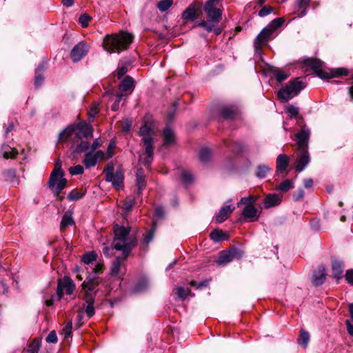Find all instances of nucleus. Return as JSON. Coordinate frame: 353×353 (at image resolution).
Returning a JSON list of instances; mask_svg holds the SVG:
<instances>
[{
    "mask_svg": "<svg viewBox=\"0 0 353 353\" xmlns=\"http://www.w3.org/2000/svg\"><path fill=\"white\" fill-rule=\"evenodd\" d=\"M113 248L122 252V257L118 256L112 263L110 273L112 276L122 279L125 274V267L123 261L130 255L132 250L137 245V239L134 235L130 234V228L114 225Z\"/></svg>",
    "mask_w": 353,
    "mask_h": 353,
    "instance_id": "1",
    "label": "nucleus"
},
{
    "mask_svg": "<svg viewBox=\"0 0 353 353\" xmlns=\"http://www.w3.org/2000/svg\"><path fill=\"white\" fill-rule=\"evenodd\" d=\"M155 134L154 120L151 117L147 116L139 130V135L145 148V152L140 154L139 161L145 165L149 166L152 161Z\"/></svg>",
    "mask_w": 353,
    "mask_h": 353,
    "instance_id": "2",
    "label": "nucleus"
},
{
    "mask_svg": "<svg viewBox=\"0 0 353 353\" xmlns=\"http://www.w3.org/2000/svg\"><path fill=\"white\" fill-rule=\"evenodd\" d=\"M92 132L93 130L89 124L81 122L67 127L60 133L59 141L65 142L70 140L74 143L78 142L82 137H91Z\"/></svg>",
    "mask_w": 353,
    "mask_h": 353,
    "instance_id": "3",
    "label": "nucleus"
},
{
    "mask_svg": "<svg viewBox=\"0 0 353 353\" xmlns=\"http://www.w3.org/2000/svg\"><path fill=\"white\" fill-rule=\"evenodd\" d=\"M132 39L133 35L125 32H120L117 34L108 35L103 40V48L110 53H119L122 50L128 48L130 44L132 42Z\"/></svg>",
    "mask_w": 353,
    "mask_h": 353,
    "instance_id": "4",
    "label": "nucleus"
},
{
    "mask_svg": "<svg viewBox=\"0 0 353 353\" xmlns=\"http://www.w3.org/2000/svg\"><path fill=\"white\" fill-rule=\"evenodd\" d=\"M285 21L282 17L276 18L272 21L256 37L254 43V47L256 51L261 50L262 47L265 45L271 39L274 32L281 27Z\"/></svg>",
    "mask_w": 353,
    "mask_h": 353,
    "instance_id": "5",
    "label": "nucleus"
},
{
    "mask_svg": "<svg viewBox=\"0 0 353 353\" xmlns=\"http://www.w3.org/2000/svg\"><path fill=\"white\" fill-rule=\"evenodd\" d=\"M66 183L67 180L64 178L63 172L61 170V162L57 161L50 174L48 182L49 188L53 190L57 196H59L61 191L66 186Z\"/></svg>",
    "mask_w": 353,
    "mask_h": 353,
    "instance_id": "6",
    "label": "nucleus"
},
{
    "mask_svg": "<svg viewBox=\"0 0 353 353\" xmlns=\"http://www.w3.org/2000/svg\"><path fill=\"white\" fill-rule=\"evenodd\" d=\"M304 85L302 81L296 79L290 82L288 85L282 88L278 92V97L285 101H288L297 95L299 92L303 89Z\"/></svg>",
    "mask_w": 353,
    "mask_h": 353,
    "instance_id": "7",
    "label": "nucleus"
},
{
    "mask_svg": "<svg viewBox=\"0 0 353 353\" xmlns=\"http://www.w3.org/2000/svg\"><path fill=\"white\" fill-rule=\"evenodd\" d=\"M103 172L105 174V180L111 182L113 186L117 190L123 187V173L121 170L114 172V168L112 163H109L104 169Z\"/></svg>",
    "mask_w": 353,
    "mask_h": 353,
    "instance_id": "8",
    "label": "nucleus"
},
{
    "mask_svg": "<svg viewBox=\"0 0 353 353\" xmlns=\"http://www.w3.org/2000/svg\"><path fill=\"white\" fill-rule=\"evenodd\" d=\"M308 64L316 70L317 75L321 79H331L335 77H339L347 74V70L344 68H338L335 71L327 72L322 69L321 63L316 59H310Z\"/></svg>",
    "mask_w": 353,
    "mask_h": 353,
    "instance_id": "9",
    "label": "nucleus"
},
{
    "mask_svg": "<svg viewBox=\"0 0 353 353\" xmlns=\"http://www.w3.org/2000/svg\"><path fill=\"white\" fill-rule=\"evenodd\" d=\"M76 288L73 281L68 276L59 279L57 282V294L59 300L63 296L64 293L68 295L72 294Z\"/></svg>",
    "mask_w": 353,
    "mask_h": 353,
    "instance_id": "10",
    "label": "nucleus"
},
{
    "mask_svg": "<svg viewBox=\"0 0 353 353\" xmlns=\"http://www.w3.org/2000/svg\"><path fill=\"white\" fill-rule=\"evenodd\" d=\"M219 1V0H208L204 5L208 20L215 23H219L222 17V10L216 7Z\"/></svg>",
    "mask_w": 353,
    "mask_h": 353,
    "instance_id": "11",
    "label": "nucleus"
},
{
    "mask_svg": "<svg viewBox=\"0 0 353 353\" xmlns=\"http://www.w3.org/2000/svg\"><path fill=\"white\" fill-rule=\"evenodd\" d=\"M98 277L95 275L90 274L83 282L81 286L84 292L83 299L91 297L95 299V288L98 285Z\"/></svg>",
    "mask_w": 353,
    "mask_h": 353,
    "instance_id": "12",
    "label": "nucleus"
},
{
    "mask_svg": "<svg viewBox=\"0 0 353 353\" xmlns=\"http://www.w3.org/2000/svg\"><path fill=\"white\" fill-rule=\"evenodd\" d=\"M88 51L89 46L85 43L81 42L73 48L70 56L73 61L77 62L85 56Z\"/></svg>",
    "mask_w": 353,
    "mask_h": 353,
    "instance_id": "13",
    "label": "nucleus"
},
{
    "mask_svg": "<svg viewBox=\"0 0 353 353\" xmlns=\"http://www.w3.org/2000/svg\"><path fill=\"white\" fill-rule=\"evenodd\" d=\"M201 7L200 3H192L182 13V18L185 21H193L197 16L199 10Z\"/></svg>",
    "mask_w": 353,
    "mask_h": 353,
    "instance_id": "14",
    "label": "nucleus"
},
{
    "mask_svg": "<svg viewBox=\"0 0 353 353\" xmlns=\"http://www.w3.org/2000/svg\"><path fill=\"white\" fill-rule=\"evenodd\" d=\"M309 136L310 130L305 126L302 127L296 135L299 150L307 149Z\"/></svg>",
    "mask_w": 353,
    "mask_h": 353,
    "instance_id": "15",
    "label": "nucleus"
},
{
    "mask_svg": "<svg viewBox=\"0 0 353 353\" xmlns=\"http://www.w3.org/2000/svg\"><path fill=\"white\" fill-rule=\"evenodd\" d=\"M299 150L301 151V154L298 157L295 165V169L299 172H301L305 168V167L309 163L310 156L307 149Z\"/></svg>",
    "mask_w": 353,
    "mask_h": 353,
    "instance_id": "16",
    "label": "nucleus"
},
{
    "mask_svg": "<svg viewBox=\"0 0 353 353\" xmlns=\"http://www.w3.org/2000/svg\"><path fill=\"white\" fill-rule=\"evenodd\" d=\"M237 252L236 250L221 252L216 260L217 264L221 265L232 261L235 257Z\"/></svg>",
    "mask_w": 353,
    "mask_h": 353,
    "instance_id": "17",
    "label": "nucleus"
},
{
    "mask_svg": "<svg viewBox=\"0 0 353 353\" xmlns=\"http://www.w3.org/2000/svg\"><path fill=\"white\" fill-rule=\"evenodd\" d=\"M326 270L323 266H321L318 270L314 271L312 277V283L315 285H320L323 284L326 279Z\"/></svg>",
    "mask_w": 353,
    "mask_h": 353,
    "instance_id": "18",
    "label": "nucleus"
},
{
    "mask_svg": "<svg viewBox=\"0 0 353 353\" xmlns=\"http://www.w3.org/2000/svg\"><path fill=\"white\" fill-rule=\"evenodd\" d=\"M243 216L250 221H254L259 217L258 210L252 205H247L243 210Z\"/></svg>",
    "mask_w": 353,
    "mask_h": 353,
    "instance_id": "19",
    "label": "nucleus"
},
{
    "mask_svg": "<svg viewBox=\"0 0 353 353\" xmlns=\"http://www.w3.org/2000/svg\"><path fill=\"white\" fill-rule=\"evenodd\" d=\"M234 206L225 205L220 210L216 216V220L218 223H222L228 219L229 215L234 210Z\"/></svg>",
    "mask_w": 353,
    "mask_h": 353,
    "instance_id": "20",
    "label": "nucleus"
},
{
    "mask_svg": "<svg viewBox=\"0 0 353 353\" xmlns=\"http://www.w3.org/2000/svg\"><path fill=\"white\" fill-rule=\"evenodd\" d=\"M134 80L130 76L125 77L119 85V89L123 92L128 91L130 93L134 90Z\"/></svg>",
    "mask_w": 353,
    "mask_h": 353,
    "instance_id": "21",
    "label": "nucleus"
},
{
    "mask_svg": "<svg viewBox=\"0 0 353 353\" xmlns=\"http://www.w3.org/2000/svg\"><path fill=\"white\" fill-rule=\"evenodd\" d=\"M74 224V221L72 218V213L70 210L67 211L63 216L61 224L60 230L64 231L67 227L71 226Z\"/></svg>",
    "mask_w": 353,
    "mask_h": 353,
    "instance_id": "22",
    "label": "nucleus"
},
{
    "mask_svg": "<svg viewBox=\"0 0 353 353\" xmlns=\"http://www.w3.org/2000/svg\"><path fill=\"white\" fill-rule=\"evenodd\" d=\"M289 165V158L286 154H279L276 159V169L279 172H283Z\"/></svg>",
    "mask_w": 353,
    "mask_h": 353,
    "instance_id": "23",
    "label": "nucleus"
},
{
    "mask_svg": "<svg viewBox=\"0 0 353 353\" xmlns=\"http://www.w3.org/2000/svg\"><path fill=\"white\" fill-rule=\"evenodd\" d=\"M1 152L4 159H14L18 152L15 148H11L8 145H3L1 147Z\"/></svg>",
    "mask_w": 353,
    "mask_h": 353,
    "instance_id": "24",
    "label": "nucleus"
},
{
    "mask_svg": "<svg viewBox=\"0 0 353 353\" xmlns=\"http://www.w3.org/2000/svg\"><path fill=\"white\" fill-rule=\"evenodd\" d=\"M281 197L277 194H269L266 196L265 199V207L268 208L276 205H278L281 203Z\"/></svg>",
    "mask_w": 353,
    "mask_h": 353,
    "instance_id": "25",
    "label": "nucleus"
},
{
    "mask_svg": "<svg viewBox=\"0 0 353 353\" xmlns=\"http://www.w3.org/2000/svg\"><path fill=\"white\" fill-rule=\"evenodd\" d=\"M137 184L138 187V192L141 193L142 189L145 186V175L143 169H137Z\"/></svg>",
    "mask_w": 353,
    "mask_h": 353,
    "instance_id": "26",
    "label": "nucleus"
},
{
    "mask_svg": "<svg viewBox=\"0 0 353 353\" xmlns=\"http://www.w3.org/2000/svg\"><path fill=\"white\" fill-rule=\"evenodd\" d=\"M163 144L165 145H170L174 142L175 136L174 132L170 129L166 128L163 132Z\"/></svg>",
    "mask_w": 353,
    "mask_h": 353,
    "instance_id": "27",
    "label": "nucleus"
},
{
    "mask_svg": "<svg viewBox=\"0 0 353 353\" xmlns=\"http://www.w3.org/2000/svg\"><path fill=\"white\" fill-rule=\"evenodd\" d=\"M98 161L94 154L92 152H87L85 154V158L83 161V163L86 168L94 167Z\"/></svg>",
    "mask_w": 353,
    "mask_h": 353,
    "instance_id": "28",
    "label": "nucleus"
},
{
    "mask_svg": "<svg viewBox=\"0 0 353 353\" xmlns=\"http://www.w3.org/2000/svg\"><path fill=\"white\" fill-rule=\"evenodd\" d=\"M332 271L335 278L340 279L343 271V263L340 261H334L332 263Z\"/></svg>",
    "mask_w": 353,
    "mask_h": 353,
    "instance_id": "29",
    "label": "nucleus"
},
{
    "mask_svg": "<svg viewBox=\"0 0 353 353\" xmlns=\"http://www.w3.org/2000/svg\"><path fill=\"white\" fill-rule=\"evenodd\" d=\"M84 301L87 303L88 305L85 308V313H86V315L89 317V318H91L92 316H94V307L93 306V304L94 303V298H91V297H88V299H83Z\"/></svg>",
    "mask_w": 353,
    "mask_h": 353,
    "instance_id": "30",
    "label": "nucleus"
},
{
    "mask_svg": "<svg viewBox=\"0 0 353 353\" xmlns=\"http://www.w3.org/2000/svg\"><path fill=\"white\" fill-rule=\"evenodd\" d=\"M310 340V334L305 330H301L300 335L298 339V343L304 347H306Z\"/></svg>",
    "mask_w": 353,
    "mask_h": 353,
    "instance_id": "31",
    "label": "nucleus"
},
{
    "mask_svg": "<svg viewBox=\"0 0 353 353\" xmlns=\"http://www.w3.org/2000/svg\"><path fill=\"white\" fill-rule=\"evenodd\" d=\"M175 290L178 297L183 300L186 299L188 296H194L188 288L185 289L183 287H178L175 288Z\"/></svg>",
    "mask_w": 353,
    "mask_h": 353,
    "instance_id": "32",
    "label": "nucleus"
},
{
    "mask_svg": "<svg viewBox=\"0 0 353 353\" xmlns=\"http://www.w3.org/2000/svg\"><path fill=\"white\" fill-rule=\"evenodd\" d=\"M294 180L286 179L283 181L276 189L282 192H288L289 190L294 188Z\"/></svg>",
    "mask_w": 353,
    "mask_h": 353,
    "instance_id": "33",
    "label": "nucleus"
},
{
    "mask_svg": "<svg viewBox=\"0 0 353 353\" xmlns=\"http://www.w3.org/2000/svg\"><path fill=\"white\" fill-rule=\"evenodd\" d=\"M310 0H297V7L301 12L299 14V17H303L306 14V9L309 6Z\"/></svg>",
    "mask_w": 353,
    "mask_h": 353,
    "instance_id": "34",
    "label": "nucleus"
},
{
    "mask_svg": "<svg viewBox=\"0 0 353 353\" xmlns=\"http://www.w3.org/2000/svg\"><path fill=\"white\" fill-rule=\"evenodd\" d=\"M210 238L214 241H220L225 239V234L222 230H215L210 233Z\"/></svg>",
    "mask_w": 353,
    "mask_h": 353,
    "instance_id": "35",
    "label": "nucleus"
},
{
    "mask_svg": "<svg viewBox=\"0 0 353 353\" xmlns=\"http://www.w3.org/2000/svg\"><path fill=\"white\" fill-rule=\"evenodd\" d=\"M97 260V254L94 252H88L82 257V261L85 264L90 265Z\"/></svg>",
    "mask_w": 353,
    "mask_h": 353,
    "instance_id": "36",
    "label": "nucleus"
},
{
    "mask_svg": "<svg viewBox=\"0 0 353 353\" xmlns=\"http://www.w3.org/2000/svg\"><path fill=\"white\" fill-rule=\"evenodd\" d=\"M211 157V151L208 148H203L199 152V159L203 162L208 161Z\"/></svg>",
    "mask_w": 353,
    "mask_h": 353,
    "instance_id": "37",
    "label": "nucleus"
},
{
    "mask_svg": "<svg viewBox=\"0 0 353 353\" xmlns=\"http://www.w3.org/2000/svg\"><path fill=\"white\" fill-rule=\"evenodd\" d=\"M154 232H155L154 226H153L150 230L146 231V232L143 235V243L145 245H148L153 239Z\"/></svg>",
    "mask_w": 353,
    "mask_h": 353,
    "instance_id": "38",
    "label": "nucleus"
},
{
    "mask_svg": "<svg viewBox=\"0 0 353 353\" xmlns=\"http://www.w3.org/2000/svg\"><path fill=\"white\" fill-rule=\"evenodd\" d=\"M270 171V168L268 165H262L257 168L256 176L259 178L265 177L267 173Z\"/></svg>",
    "mask_w": 353,
    "mask_h": 353,
    "instance_id": "39",
    "label": "nucleus"
},
{
    "mask_svg": "<svg viewBox=\"0 0 353 353\" xmlns=\"http://www.w3.org/2000/svg\"><path fill=\"white\" fill-rule=\"evenodd\" d=\"M89 143L86 141H81V142L77 145L75 152L77 153H81L85 152L89 148Z\"/></svg>",
    "mask_w": 353,
    "mask_h": 353,
    "instance_id": "40",
    "label": "nucleus"
},
{
    "mask_svg": "<svg viewBox=\"0 0 353 353\" xmlns=\"http://www.w3.org/2000/svg\"><path fill=\"white\" fill-rule=\"evenodd\" d=\"M172 4V0H162L158 3V8L161 11H166Z\"/></svg>",
    "mask_w": 353,
    "mask_h": 353,
    "instance_id": "41",
    "label": "nucleus"
},
{
    "mask_svg": "<svg viewBox=\"0 0 353 353\" xmlns=\"http://www.w3.org/2000/svg\"><path fill=\"white\" fill-rule=\"evenodd\" d=\"M84 195V192H80L76 190H74L70 192L68 196V199L70 201H77L81 199Z\"/></svg>",
    "mask_w": 353,
    "mask_h": 353,
    "instance_id": "42",
    "label": "nucleus"
},
{
    "mask_svg": "<svg viewBox=\"0 0 353 353\" xmlns=\"http://www.w3.org/2000/svg\"><path fill=\"white\" fill-rule=\"evenodd\" d=\"M116 148V143L114 141H111L108 145V147L107 148V151L105 154L106 159H110L113 157L114 154V149Z\"/></svg>",
    "mask_w": 353,
    "mask_h": 353,
    "instance_id": "43",
    "label": "nucleus"
},
{
    "mask_svg": "<svg viewBox=\"0 0 353 353\" xmlns=\"http://www.w3.org/2000/svg\"><path fill=\"white\" fill-rule=\"evenodd\" d=\"M134 205V199L132 197H127L124 201V203L122 206V208L125 211H129L132 209L133 205Z\"/></svg>",
    "mask_w": 353,
    "mask_h": 353,
    "instance_id": "44",
    "label": "nucleus"
},
{
    "mask_svg": "<svg viewBox=\"0 0 353 353\" xmlns=\"http://www.w3.org/2000/svg\"><path fill=\"white\" fill-rule=\"evenodd\" d=\"M222 115L225 119H232L235 115V111L231 108H224L222 110Z\"/></svg>",
    "mask_w": 353,
    "mask_h": 353,
    "instance_id": "45",
    "label": "nucleus"
},
{
    "mask_svg": "<svg viewBox=\"0 0 353 353\" xmlns=\"http://www.w3.org/2000/svg\"><path fill=\"white\" fill-rule=\"evenodd\" d=\"M40 343L39 341L34 339L29 346L28 352L30 353H37L39 349Z\"/></svg>",
    "mask_w": 353,
    "mask_h": 353,
    "instance_id": "46",
    "label": "nucleus"
},
{
    "mask_svg": "<svg viewBox=\"0 0 353 353\" xmlns=\"http://www.w3.org/2000/svg\"><path fill=\"white\" fill-rule=\"evenodd\" d=\"M91 17L86 14H81L79 18V23L83 28H85L88 26L89 21Z\"/></svg>",
    "mask_w": 353,
    "mask_h": 353,
    "instance_id": "47",
    "label": "nucleus"
},
{
    "mask_svg": "<svg viewBox=\"0 0 353 353\" xmlns=\"http://www.w3.org/2000/svg\"><path fill=\"white\" fill-rule=\"evenodd\" d=\"M286 111L289 114V115L293 118H296L299 113V108L294 105H289L286 108Z\"/></svg>",
    "mask_w": 353,
    "mask_h": 353,
    "instance_id": "48",
    "label": "nucleus"
},
{
    "mask_svg": "<svg viewBox=\"0 0 353 353\" xmlns=\"http://www.w3.org/2000/svg\"><path fill=\"white\" fill-rule=\"evenodd\" d=\"M256 199L257 198L256 196H250L248 197H243L241 199L240 202L238 203V206H239L240 204H245L246 205H252V203H254L256 201Z\"/></svg>",
    "mask_w": 353,
    "mask_h": 353,
    "instance_id": "49",
    "label": "nucleus"
},
{
    "mask_svg": "<svg viewBox=\"0 0 353 353\" xmlns=\"http://www.w3.org/2000/svg\"><path fill=\"white\" fill-rule=\"evenodd\" d=\"M99 104L94 103L90 108V110L88 111V116L91 119H94V117L99 113Z\"/></svg>",
    "mask_w": 353,
    "mask_h": 353,
    "instance_id": "50",
    "label": "nucleus"
},
{
    "mask_svg": "<svg viewBox=\"0 0 353 353\" xmlns=\"http://www.w3.org/2000/svg\"><path fill=\"white\" fill-rule=\"evenodd\" d=\"M181 180L184 183H190L193 181V176L188 171L181 173Z\"/></svg>",
    "mask_w": 353,
    "mask_h": 353,
    "instance_id": "51",
    "label": "nucleus"
},
{
    "mask_svg": "<svg viewBox=\"0 0 353 353\" xmlns=\"http://www.w3.org/2000/svg\"><path fill=\"white\" fill-rule=\"evenodd\" d=\"M83 168L81 165H77L73 167H71L69 170L70 173L72 175L81 174L83 172Z\"/></svg>",
    "mask_w": 353,
    "mask_h": 353,
    "instance_id": "52",
    "label": "nucleus"
},
{
    "mask_svg": "<svg viewBox=\"0 0 353 353\" xmlns=\"http://www.w3.org/2000/svg\"><path fill=\"white\" fill-rule=\"evenodd\" d=\"M190 285L194 288H195L196 289H202L205 287H207L208 285V281H201L200 283H197L196 281H192L190 283Z\"/></svg>",
    "mask_w": 353,
    "mask_h": 353,
    "instance_id": "53",
    "label": "nucleus"
},
{
    "mask_svg": "<svg viewBox=\"0 0 353 353\" xmlns=\"http://www.w3.org/2000/svg\"><path fill=\"white\" fill-rule=\"evenodd\" d=\"M274 76L278 82H282L288 78V74L281 70H276L274 72Z\"/></svg>",
    "mask_w": 353,
    "mask_h": 353,
    "instance_id": "54",
    "label": "nucleus"
},
{
    "mask_svg": "<svg viewBox=\"0 0 353 353\" xmlns=\"http://www.w3.org/2000/svg\"><path fill=\"white\" fill-rule=\"evenodd\" d=\"M125 94H123V93H121V94H118L117 95V99L115 100V101L113 103V104L112 105V107H111V109L113 111H117L119 110V103L122 99V97L124 96Z\"/></svg>",
    "mask_w": 353,
    "mask_h": 353,
    "instance_id": "55",
    "label": "nucleus"
},
{
    "mask_svg": "<svg viewBox=\"0 0 353 353\" xmlns=\"http://www.w3.org/2000/svg\"><path fill=\"white\" fill-rule=\"evenodd\" d=\"M48 343H56L57 342V336L55 331H51L46 337Z\"/></svg>",
    "mask_w": 353,
    "mask_h": 353,
    "instance_id": "56",
    "label": "nucleus"
},
{
    "mask_svg": "<svg viewBox=\"0 0 353 353\" xmlns=\"http://www.w3.org/2000/svg\"><path fill=\"white\" fill-rule=\"evenodd\" d=\"M72 321L68 322L63 329V333L65 337L70 336L72 334Z\"/></svg>",
    "mask_w": 353,
    "mask_h": 353,
    "instance_id": "57",
    "label": "nucleus"
},
{
    "mask_svg": "<svg viewBox=\"0 0 353 353\" xmlns=\"http://www.w3.org/2000/svg\"><path fill=\"white\" fill-rule=\"evenodd\" d=\"M94 154L97 161H101L105 159H107L105 152H103L102 150H98Z\"/></svg>",
    "mask_w": 353,
    "mask_h": 353,
    "instance_id": "58",
    "label": "nucleus"
},
{
    "mask_svg": "<svg viewBox=\"0 0 353 353\" xmlns=\"http://www.w3.org/2000/svg\"><path fill=\"white\" fill-rule=\"evenodd\" d=\"M103 264L101 263H98L96 264V265L93 268L92 272L94 274H97L99 273L103 272Z\"/></svg>",
    "mask_w": 353,
    "mask_h": 353,
    "instance_id": "59",
    "label": "nucleus"
},
{
    "mask_svg": "<svg viewBox=\"0 0 353 353\" xmlns=\"http://www.w3.org/2000/svg\"><path fill=\"white\" fill-rule=\"evenodd\" d=\"M272 11V8L270 7L265 6L263 7L259 12V15L260 17H265L269 14Z\"/></svg>",
    "mask_w": 353,
    "mask_h": 353,
    "instance_id": "60",
    "label": "nucleus"
},
{
    "mask_svg": "<svg viewBox=\"0 0 353 353\" xmlns=\"http://www.w3.org/2000/svg\"><path fill=\"white\" fill-rule=\"evenodd\" d=\"M199 26L204 28L208 32L212 31V25L208 24L206 21H202L199 23Z\"/></svg>",
    "mask_w": 353,
    "mask_h": 353,
    "instance_id": "61",
    "label": "nucleus"
},
{
    "mask_svg": "<svg viewBox=\"0 0 353 353\" xmlns=\"http://www.w3.org/2000/svg\"><path fill=\"white\" fill-rule=\"evenodd\" d=\"M304 191L301 189H299L296 193L293 195L294 199L295 201H299L303 198Z\"/></svg>",
    "mask_w": 353,
    "mask_h": 353,
    "instance_id": "62",
    "label": "nucleus"
},
{
    "mask_svg": "<svg viewBox=\"0 0 353 353\" xmlns=\"http://www.w3.org/2000/svg\"><path fill=\"white\" fill-rule=\"evenodd\" d=\"M345 279L349 283L353 284V270L347 271L345 274Z\"/></svg>",
    "mask_w": 353,
    "mask_h": 353,
    "instance_id": "63",
    "label": "nucleus"
},
{
    "mask_svg": "<svg viewBox=\"0 0 353 353\" xmlns=\"http://www.w3.org/2000/svg\"><path fill=\"white\" fill-rule=\"evenodd\" d=\"M127 72V68L126 67H124V66H122L121 68H118V70H117V76H118V78H121V77H123L125 73Z\"/></svg>",
    "mask_w": 353,
    "mask_h": 353,
    "instance_id": "64",
    "label": "nucleus"
}]
</instances>
